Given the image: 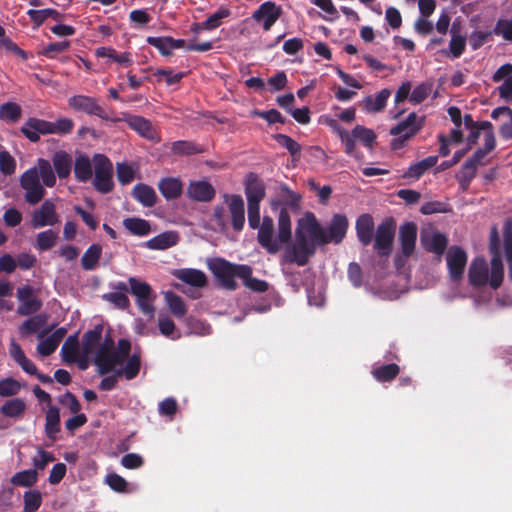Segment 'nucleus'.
I'll list each match as a JSON object with an SVG mask.
<instances>
[{"instance_id":"f257e3e1","label":"nucleus","mask_w":512,"mask_h":512,"mask_svg":"<svg viewBox=\"0 0 512 512\" xmlns=\"http://www.w3.org/2000/svg\"><path fill=\"white\" fill-rule=\"evenodd\" d=\"M349 221L344 214H334L327 227H323L315 214L306 211L297 219L294 236L285 243L292 256H312L319 248L330 243L338 245L346 237Z\"/></svg>"},{"instance_id":"f03ea898","label":"nucleus","mask_w":512,"mask_h":512,"mask_svg":"<svg viewBox=\"0 0 512 512\" xmlns=\"http://www.w3.org/2000/svg\"><path fill=\"white\" fill-rule=\"evenodd\" d=\"M248 202V223L252 229H258V243L269 254L280 252L283 245L291 238V217L287 209L280 210L277 219V232H275L274 221L270 216H264L260 221L259 200H247Z\"/></svg>"},{"instance_id":"7ed1b4c3","label":"nucleus","mask_w":512,"mask_h":512,"mask_svg":"<svg viewBox=\"0 0 512 512\" xmlns=\"http://www.w3.org/2000/svg\"><path fill=\"white\" fill-rule=\"evenodd\" d=\"M504 266L502 258H474L468 269V282L475 289L489 286L493 290L498 289L503 282Z\"/></svg>"},{"instance_id":"20e7f679","label":"nucleus","mask_w":512,"mask_h":512,"mask_svg":"<svg viewBox=\"0 0 512 512\" xmlns=\"http://www.w3.org/2000/svg\"><path fill=\"white\" fill-rule=\"evenodd\" d=\"M410 258H365L364 267L367 281L377 282L395 275L409 282L412 276Z\"/></svg>"},{"instance_id":"39448f33","label":"nucleus","mask_w":512,"mask_h":512,"mask_svg":"<svg viewBox=\"0 0 512 512\" xmlns=\"http://www.w3.org/2000/svg\"><path fill=\"white\" fill-rule=\"evenodd\" d=\"M207 262L218 285L225 290L235 291L238 288L236 278L248 276V265L233 264L225 258H207Z\"/></svg>"},{"instance_id":"423d86ee","label":"nucleus","mask_w":512,"mask_h":512,"mask_svg":"<svg viewBox=\"0 0 512 512\" xmlns=\"http://www.w3.org/2000/svg\"><path fill=\"white\" fill-rule=\"evenodd\" d=\"M397 222L393 217L384 218L376 227L373 248L380 256H389L394 247Z\"/></svg>"},{"instance_id":"0eeeda50","label":"nucleus","mask_w":512,"mask_h":512,"mask_svg":"<svg viewBox=\"0 0 512 512\" xmlns=\"http://www.w3.org/2000/svg\"><path fill=\"white\" fill-rule=\"evenodd\" d=\"M309 258H282L281 269L289 283L298 288L305 285L312 277Z\"/></svg>"},{"instance_id":"6e6552de","label":"nucleus","mask_w":512,"mask_h":512,"mask_svg":"<svg viewBox=\"0 0 512 512\" xmlns=\"http://www.w3.org/2000/svg\"><path fill=\"white\" fill-rule=\"evenodd\" d=\"M423 124L424 117H420L414 112L410 113L405 120L391 128L390 134L395 136L391 141V148L393 150L402 148L405 141L415 136Z\"/></svg>"},{"instance_id":"1a4fd4ad","label":"nucleus","mask_w":512,"mask_h":512,"mask_svg":"<svg viewBox=\"0 0 512 512\" xmlns=\"http://www.w3.org/2000/svg\"><path fill=\"white\" fill-rule=\"evenodd\" d=\"M95 178L94 186L101 193H108L113 188V165L103 154H95L93 157Z\"/></svg>"},{"instance_id":"9d476101","label":"nucleus","mask_w":512,"mask_h":512,"mask_svg":"<svg viewBox=\"0 0 512 512\" xmlns=\"http://www.w3.org/2000/svg\"><path fill=\"white\" fill-rule=\"evenodd\" d=\"M131 293L136 297V303L143 314L153 316L155 312L154 294L151 286L146 282H141L134 277L129 278Z\"/></svg>"},{"instance_id":"9b49d317","label":"nucleus","mask_w":512,"mask_h":512,"mask_svg":"<svg viewBox=\"0 0 512 512\" xmlns=\"http://www.w3.org/2000/svg\"><path fill=\"white\" fill-rule=\"evenodd\" d=\"M20 186L24 190V199L30 205L41 202L45 196L44 185L37 178L34 169H28L20 178Z\"/></svg>"},{"instance_id":"f8f14e48","label":"nucleus","mask_w":512,"mask_h":512,"mask_svg":"<svg viewBox=\"0 0 512 512\" xmlns=\"http://www.w3.org/2000/svg\"><path fill=\"white\" fill-rule=\"evenodd\" d=\"M116 358L114 341L110 336H108L105 338L104 342L100 345L95 354L94 363L98 368V373L100 375L111 373L117 366L118 361Z\"/></svg>"},{"instance_id":"ddd939ff","label":"nucleus","mask_w":512,"mask_h":512,"mask_svg":"<svg viewBox=\"0 0 512 512\" xmlns=\"http://www.w3.org/2000/svg\"><path fill=\"white\" fill-rule=\"evenodd\" d=\"M420 243L428 253L441 256L444 254L448 244L445 234L439 232L432 226L425 227L420 232Z\"/></svg>"},{"instance_id":"4468645a","label":"nucleus","mask_w":512,"mask_h":512,"mask_svg":"<svg viewBox=\"0 0 512 512\" xmlns=\"http://www.w3.org/2000/svg\"><path fill=\"white\" fill-rule=\"evenodd\" d=\"M68 105L77 112L95 115L103 120L110 119L104 108L100 106L97 100L93 97L86 95H74L68 99Z\"/></svg>"},{"instance_id":"2eb2a0df","label":"nucleus","mask_w":512,"mask_h":512,"mask_svg":"<svg viewBox=\"0 0 512 512\" xmlns=\"http://www.w3.org/2000/svg\"><path fill=\"white\" fill-rule=\"evenodd\" d=\"M59 216L52 200H45L42 205L33 211L31 225L34 228L54 226L59 223Z\"/></svg>"},{"instance_id":"dca6fc26","label":"nucleus","mask_w":512,"mask_h":512,"mask_svg":"<svg viewBox=\"0 0 512 512\" xmlns=\"http://www.w3.org/2000/svg\"><path fill=\"white\" fill-rule=\"evenodd\" d=\"M418 227L412 221L404 222L398 228V242L403 256H411L416 247Z\"/></svg>"},{"instance_id":"f3484780","label":"nucleus","mask_w":512,"mask_h":512,"mask_svg":"<svg viewBox=\"0 0 512 512\" xmlns=\"http://www.w3.org/2000/svg\"><path fill=\"white\" fill-rule=\"evenodd\" d=\"M356 235L359 242L368 246L373 242V236L376 231L374 219L369 213L361 214L355 222Z\"/></svg>"},{"instance_id":"a211bd4d","label":"nucleus","mask_w":512,"mask_h":512,"mask_svg":"<svg viewBox=\"0 0 512 512\" xmlns=\"http://www.w3.org/2000/svg\"><path fill=\"white\" fill-rule=\"evenodd\" d=\"M52 122L30 118L22 126L21 132L32 142H37L40 138V134L48 135L53 133Z\"/></svg>"},{"instance_id":"6ab92c4d","label":"nucleus","mask_w":512,"mask_h":512,"mask_svg":"<svg viewBox=\"0 0 512 512\" xmlns=\"http://www.w3.org/2000/svg\"><path fill=\"white\" fill-rule=\"evenodd\" d=\"M280 15L281 10L279 7L272 2H265L253 13L252 17L257 22H263V28L268 31Z\"/></svg>"},{"instance_id":"aec40b11","label":"nucleus","mask_w":512,"mask_h":512,"mask_svg":"<svg viewBox=\"0 0 512 512\" xmlns=\"http://www.w3.org/2000/svg\"><path fill=\"white\" fill-rule=\"evenodd\" d=\"M187 195L194 201L208 202L214 198L215 189L206 181H197L190 183L187 188Z\"/></svg>"},{"instance_id":"412c9836","label":"nucleus","mask_w":512,"mask_h":512,"mask_svg":"<svg viewBox=\"0 0 512 512\" xmlns=\"http://www.w3.org/2000/svg\"><path fill=\"white\" fill-rule=\"evenodd\" d=\"M125 121L131 129L135 130L142 137L149 140H154L157 138L155 129L153 128L151 122L146 118L130 115L125 119Z\"/></svg>"},{"instance_id":"4be33fe9","label":"nucleus","mask_w":512,"mask_h":512,"mask_svg":"<svg viewBox=\"0 0 512 512\" xmlns=\"http://www.w3.org/2000/svg\"><path fill=\"white\" fill-rule=\"evenodd\" d=\"M233 228L240 231L245 222L244 201L239 195H232L228 202Z\"/></svg>"},{"instance_id":"5701e85b","label":"nucleus","mask_w":512,"mask_h":512,"mask_svg":"<svg viewBox=\"0 0 512 512\" xmlns=\"http://www.w3.org/2000/svg\"><path fill=\"white\" fill-rule=\"evenodd\" d=\"M179 241V234L175 231L163 232L146 242V247L152 250H165L175 246Z\"/></svg>"},{"instance_id":"b1692460","label":"nucleus","mask_w":512,"mask_h":512,"mask_svg":"<svg viewBox=\"0 0 512 512\" xmlns=\"http://www.w3.org/2000/svg\"><path fill=\"white\" fill-rule=\"evenodd\" d=\"M59 432L60 410L56 406H50L45 415V434L51 441H56Z\"/></svg>"},{"instance_id":"393cba45","label":"nucleus","mask_w":512,"mask_h":512,"mask_svg":"<svg viewBox=\"0 0 512 512\" xmlns=\"http://www.w3.org/2000/svg\"><path fill=\"white\" fill-rule=\"evenodd\" d=\"M132 196L145 207H152L157 201V195L154 189L143 183L134 186Z\"/></svg>"},{"instance_id":"a878e982","label":"nucleus","mask_w":512,"mask_h":512,"mask_svg":"<svg viewBox=\"0 0 512 512\" xmlns=\"http://www.w3.org/2000/svg\"><path fill=\"white\" fill-rule=\"evenodd\" d=\"M158 188L164 198L171 200L181 195L183 185L178 178L168 177L160 180Z\"/></svg>"},{"instance_id":"bb28decb","label":"nucleus","mask_w":512,"mask_h":512,"mask_svg":"<svg viewBox=\"0 0 512 512\" xmlns=\"http://www.w3.org/2000/svg\"><path fill=\"white\" fill-rule=\"evenodd\" d=\"M53 166L59 178H67L72 168L71 156L63 151H57L52 157Z\"/></svg>"},{"instance_id":"cd10ccee","label":"nucleus","mask_w":512,"mask_h":512,"mask_svg":"<svg viewBox=\"0 0 512 512\" xmlns=\"http://www.w3.org/2000/svg\"><path fill=\"white\" fill-rule=\"evenodd\" d=\"M245 194L247 200L262 201L265 198V185L255 174H249L245 187Z\"/></svg>"},{"instance_id":"c85d7f7f","label":"nucleus","mask_w":512,"mask_h":512,"mask_svg":"<svg viewBox=\"0 0 512 512\" xmlns=\"http://www.w3.org/2000/svg\"><path fill=\"white\" fill-rule=\"evenodd\" d=\"M32 169L35 170L37 178L42 180L44 186L53 187L55 185L56 176L48 160L43 158L38 159L37 165Z\"/></svg>"},{"instance_id":"c756f323","label":"nucleus","mask_w":512,"mask_h":512,"mask_svg":"<svg viewBox=\"0 0 512 512\" xmlns=\"http://www.w3.org/2000/svg\"><path fill=\"white\" fill-rule=\"evenodd\" d=\"M178 279L194 287H204L207 283L205 274L196 269H181L175 274Z\"/></svg>"},{"instance_id":"7c9ffc66","label":"nucleus","mask_w":512,"mask_h":512,"mask_svg":"<svg viewBox=\"0 0 512 512\" xmlns=\"http://www.w3.org/2000/svg\"><path fill=\"white\" fill-rule=\"evenodd\" d=\"M102 333L103 326L100 324L84 333L82 338V348L86 355L91 354L95 350L102 338Z\"/></svg>"},{"instance_id":"2f4dec72","label":"nucleus","mask_w":512,"mask_h":512,"mask_svg":"<svg viewBox=\"0 0 512 512\" xmlns=\"http://www.w3.org/2000/svg\"><path fill=\"white\" fill-rule=\"evenodd\" d=\"M400 373V367L395 363L385 364L374 368L371 371L372 376L378 382H391Z\"/></svg>"},{"instance_id":"473e14b6","label":"nucleus","mask_w":512,"mask_h":512,"mask_svg":"<svg viewBox=\"0 0 512 512\" xmlns=\"http://www.w3.org/2000/svg\"><path fill=\"white\" fill-rule=\"evenodd\" d=\"M75 177L80 182H87L92 177V165L88 156L79 155L74 164Z\"/></svg>"},{"instance_id":"72a5a7b5","label":"nucleus","mask_w":512,"mask_h":512,"mask_svg":"<svg viewBox=\"0 0 512 512\" xmlns=\"http://www.w3.org/2000/svg\"><path fill=\"white\" fill-rule=\"evenodd\" d=\"M438 157L437 156H429L415 164H412L406 173L405 177L418 179L421 175H423L428 169L432 168L437 164Z\"/></svg>"},{"instance_id":"f704fd0d","label":"nucleus","mask_w":512,"mask_h":512,"mask_svg":"<svg viewBox=\"0 0 512 512\" xmlns=\"http://www.w3.org/2000/svg\"><path fill=\"white\" fill-rule=\"evenodd\" d=\"M38 480V473L35 469H27L15 473L10 482L18 487H32Z\"/></svg>"},{"instance_id":"c9c22d12","label":"nucleus","mask_w":512,"mask_h":512,"mask_svg":"<svg viewBox=\"0 0 512 512\" xmlns=\"http://www.w3.org/2000/svg\"><path fill=\"white\" fill-rule=\"evenodd\" d=\"M78 338L77 335H70L61 348L62 360L66 363H74L78 356Z\"/></svg>"},{"instance_id":"e433bc0d","label":"nucleus","mask_w":512,"mask_h":512,"mask_svg":"<svg viewBox=\"0 0 512 512\" xmlns=\"http://www.w3.org/2000/svg\"><path fill=\"white\" fill-rule=\"evenodd\" d=\"M26 409L25 402L20 398L7 400L0 408V412L5 417L16 418L21 416Z\"/></svg>"},{"instance_id":"4c0bfd02","label":"nucleus","mask_w":512,"mask_h":512,"mask_svg":"<svg viewBox=\"0 0 512 512\" xmlns=\"http://www.w3.org/2000/svg\"><path fill=\"white\" fill-rule=\"evenodd\" d=\"M124 227L134 235L145 236L151 232L150 223L140 218H127L123 221Z\"/></svg>"},{"instance_id":"58836bf2","label":"nucleus","mask_w":512,"mask_h":512,"mask_svg":"<svg viewBox=\"0 0 512 512\" xmlns=\"http://www.w3.org/2000/svg\"><path fill=\"white\" fill-rule=\"evenodd\" d=\"M165 301L174 316L180 318L186 314L187 309L183 299L173 291L165 293Z\"/></svg>"},{"instance_id":"ea45409f","label":"nucleus","mask_w":512,"mask_h":512,"mask_svg":"<svg viewBox=\"0 0 512 512\" xmlns=\"http://www.w3.org/2000/svg\"><path fill=\"white\" fill-rule=\"evenodd\" d=\"M47 322L45 314H37L27 319L20 327L23 335L34 334L38 332Z\"/></svg>"},{"instance_id":"a19ab883","label":"nucleus","mask_w":512,"mask_h":512,"mask_svg":"<svg viewBox=\"0 0 512 512\" xmlns=\"http://www.w3.org/2000/svg\"><path fill=\"white\" fill-rule=\"evenodd\" d=\"M390 95V91L387 89L382 90L379 92L376 97H367L365 99V108L369 112H379L381 111L387 102V99Z\"/></svg>"},{"instance_id":"79ce46f5","label":"nucleus","mask_w":512,"mask_h":512,"mask_svg":"<svg viewBox=\"0 0 512 512\" xmlns=\"http://www.w3.org/2000/svg\"><path fill=\"white\" fill-rule=\"evenodd\" d=\"M24 512H36L42 504V495L38 490L24 492Z\"/></svg>"},{"instance_id":"37998d69","label":"nucleus","mask_w":512,"mask_h":512,"mask_svg":"<svg viewBox=\"0 0 512 512\" xmlns=\"http://www.w3.org/2000/svg\"><path fill=\"white\" fill-rule=\"evenodd\" d=\"M248 276L242 277L243 285L248 288L249 290L257 293H263L266 292L269 289V284L265 280L257 279L252 276V268L248 266Z\"/></svg>"},{"instance_id":"c03bdc74","label":"nucleus","mask_w":512,"mask_h":512,"mask_svg":"<svg viewBox=\"0 0 512 512\" xmlns=\"http://www.w3.org/2000/svg\"><path fill=\"white\" fill-rule=\"evenodd\" d=\"M447 266L450 277L453 281H458L462 278L467 258H446Z\"/></svg>"},{"instance_id":"a18cd8bd","label":"nucleus","mask_w":512,"mask_h":512,"mask_svg":"<svg viewBox=\"0 0 512 512\" xmlns=\"http://www.w3.org/2000/svg\"><path fill=\"white\" fill-rule=\"evenodd\" d=\"M58 234L53 230L40 232L36 237V245L40 251H46L55 246Z\"/></svg>"},{"instance_id":"49530a36","label":"nucleus","mask_w":512,"mask_h":512,"mask_svg":"<svg viewBox=\"0 0 512 512\" xmlns=\"http://www.w3.org/2000/svg\"><path fill=\"white\" fill-rule=\"evenodd\" d=\"M451 40L449 43V51L453 55V57L457 58L459 57L466 46V40L465 37L461 36L458 31L455 28V25L452 26L451 29Z\"/></svg>"},{"instance_id":"de8ad7c7","label":"nucleus","mask_w":512,"mask_h":512,"mask_svg":"<svg viewBox=\"0 0 512 512\" xmlns=\"http://www.w3.org/2000/svg\"><path fill=\"white\" fill-rule=\"evenodd\" d=\"M476 171L477 166L468 160L462 165V168L457 175V179L463 189H467L470 181L475 177Z\"/></svg>"},{"instance_id":"09e8293b","label":"nucleus","mask_w":512,"mask_h":512,"mask_svg":"<svg viewBox=\"0 0 512 512\" xmlns=\"http://www.w3.org/2000/svg\"><path fill=\"white\" fill-rule=\"evenodd\" d=\"M21 390V384L12 377H7L0 380V396L11 397L15 396Z\"/></svg>"},{"instance_id":"8fccbe9b","label":"nucleus","mask_w":512,"mask_h":512,"mask_svg":"<svg viewBox=\"0 0 512 512\" xmlns=\"http://www.w3.org/2000/svg\"><path fill=\"white\" fill-rule=\"evenodd\" d=\"M135 171L136 169L132 165H129L125 162L117 163L116 165L117 178L123 185H126L134 180Z\"/></svg>"},{"instance_id":"3c124183","label":"nucleus","mask_w":512,"mask_h":512,"mask_svg":"<svg viewBox=\"0 0 512 512\" xmlns=\"http://www.w3.org/2000/svg\"><path fill=\"white\" fill-rule=\"evenodd\" d=\"M127 362L123 367V372L125 373V378L127 380H132L137 377L141 367L140 355L134 353L132 356L127 358Z\"/></svg>"},{"instance_id":"603ef678","label":"nucleus","mask_w":512,"mask_h":512,"mask_svg":"<svg viewBox=\"0 0 512 512\" xmlns=\"http://www.w3.org/2000/svg\"><path fill=\"white\" fill-rule=\"evenodd\" d=\"M278 196L280 197L283 205L291 208H298L301 196L291 191L287 186L282 185L280 187Z\"/></svg>"},{"instance_id":"864d4df0","label":"nucleus","mask_w":512,"mask_h":512,"mask_svg":"<svg viewBox=\"0 0 512 512\" xmlns=\"http://www.w3.org/2000/svg\"><path fill=\"white\" fill-rule=\"evenodd\" d=\"M348 278L355 287L361 286L364 280L367 281L365 267L362 268L356 262H351L348 267Z\"/></svg>"},{"instance_id":"5fc2aeb1","label":"nucleus","mask_w":512,"mask_h":512,"mask_svg":"<svg viewBox=\"0 0 512 512\" xmlns=\"http://www.w3.org/2000/svg\"><path fill=\"white\" fill-rule=\"evenodd\" d=\"M353 137L361 141L364 145L371 147L376 139L375 133L364 126L357 125L352 130Z\"/></svg>"},{"instance_id":"6e6d98bb","label":"nucleus","mask_w":512,"mask_h":512,"mask_svg":"<svg viewBox=\"0 0 512 512\" xmlns=\"http://www.w3.org/2000/svg\"><path fill=\"white\" fill-rule=\"evenodd\" d=\"M21 116V108L16 103H6L0 106V118L8 121H16Z\"/></svg>"},{"instance_id":"4d7b16f0","label":"nucleus","mask_w":512,"mask_h":512,"mask_svg":"<svg viewBox=\"0 0 512 512\" xmlns=\"http://www.w3.org/2000/svg\"><path fill=\"white\" fill-rule=\"evenodd\" d=\"M42 307V302L35 298L21 301L17 308V313L22 316H29L38 312Z\"/></svg>"},{"instance_id":"13d9d810","label":"nucleus","mask_w":512,"mask_h":512,"mask_svg":"<svg viewBox=\"0 0 512 512\" xmlns=\"http://www.w3.org/2000/svg\"><path fill=\"white\" fill-rule=\"evenodd\" d=\"M16 161L6 150L0 151V171L4 175H11L15 172Z\"/></svg>"},{"instance_id":"bf43d9fd","label":"nucleus","mask_w":512,"mask_h":512,"mask_svg":"<svg viewBox=\"0 0 512 512\" xmlns=\"http://www.w3.org/2000/svg\"><path fill=\"white\" fill-rule=\"evenodd\" d=\"M103 299L119 309H127L130 305L128 296L122 292H111L103 295Z\"/></svg>"},{"instance_id":"052dcab7","label":"nucleus","mask_w":512,"mask_h":512,"mask_svg":"<svg viewBox=\"0 0 512 512\" xmlns=\"http://www.w3.org/2000/svg\"><path fill=\"white\" fill-rule=\"evenodd\" d=\"M28 15L37 26H40L47 18L58 19L59 13L53 9L29 10Z\"/></svg>"},{"instance_id":"680f3d73","label":"nucleus","mask_w":512,"mask_h":512,"mask_svg":"<svg viewBox=\"0 0 512 512\" xmlns=\"http://www.w3.org/2000/svg\"><path fill=\"white\" fill-rule=\"evenodd\" d=\"M147 42L159 49L163 55L168 56L171 54V37H148Z\"/></svg>"},{"instance_id":"e2e57ef3","label":"nucleus","mask_w":512,"mask_h":512,"mask_svg":"<svg viewBox=\"0 0 512 512\" xmlns=\"http://www.w3.org/2000/svg\"><path fill=\"white\" fill-rule=\"evenodd\" d=\"M503 252L512 256V219H506L503 225Z\"/></svg>"},{"instance_id":"0e129e2a","label":"nucleus","mask_w":512,"mask_h":512,"mask_svg":"<svg viewBox=\"0 0 512 512\" xmlns=\"http://www.w3.org/2000/svg\"><path fill=\"white\" fill-rule=\"evenodd\" d=\"M131 351V343L128 339H119L117 343V348L115 349L116 359H117V366L122 365L127 358H129V354Z\"/></svg>"},{"instance_id":"69168bd1","label":"nucleus","mask_w":512,"mask_h":512,"mask_svg":"<svg viewBox=\"0 0 512 512\" xmlns=\"http://www.w3.org/2000/svg\"><path fill=\"white\" fill-rule=\"evenodd\" d=\"M108 486L116 492H125L127 488V481L116 473H110L105 479Z\"/></svg>"},{"instance_id":"338daca9","label":"nucleus","mask_w":512,"mask_h":512,"mask_svg":"<svg viewBox=\"0 0 512 512\" xmlns=\"http://www.w3.org/2000/svg\"><path fill=\"white\" fill-rule=\"evenodd\" d=\"M55 460V457L52 453L47 452L40 448L38 450V455L35 456L32 460L33 465L38 470H44L48 463L53 462Z\"/></svg>"},{"instance_id":"774afa93","label":"nucleus","mask_w":512,"mask_h":512,"mask_svg":"<svg viewBox=\"0 0 512 512\" xmlns=\"http://www.w3.org/2000/svg\"><path fill=\"white\" fill-rule=\"evenodd\" d=\"M492 33L501 35L505 40H512V20H499Z\"/></svg>"}]
</instances>
